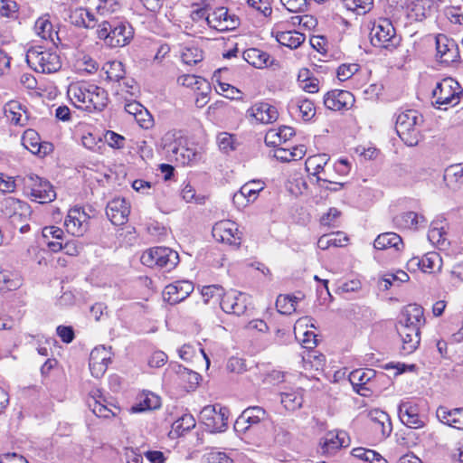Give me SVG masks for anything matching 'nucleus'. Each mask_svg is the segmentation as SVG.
<instances>
[{
    "mask_svg": "<svg viewBox=\"0 0 463 463\" xmlns=\"http://www.w3.org/2000/svg\"><path fill=\"white\" fill-rule=\"evenodd\" d=\"M97 34L106 46L118 48L126 46L131 42L134 31L127 22L103 21L99 24Z\"/></svg>",
    "mask_w": 463,
    "mask_h": 463,
    "instance_id": "f257e3e1",
    "label": "nucleus"
},
{
    "mask_svg": "<svg viewBox=\"0 0 463 463\" xmlns=\"http://www.w3.org/2000/svg\"><path fill=\"white\" fill-rule=\"evenodd\" d=\"M422 124V115L417 110L408 109L398 115L395 128L404 144L409 146H415L419 144L421 137L420 127Z\"/></svg>",
    "mask_w": 463,
    "mask_h": 463,
    "instance_id": "f03ea898",
    "label": "nucleus"
},
{
    "mask_svg": "<svg viewBox=\"0 0 463 463\" xmlns=\"http://www.w3.org/2000/svg\"><path fill=\"white\" fill-rule=\"evenodd\" d=\"M26 61L33 70L42 73L55 72L61 66L59 55L42 46L31 47L26 52Z\"/></svg>",
    "mask_w": 463,
    "mask_h": 463,
    "instance_id": "7ed1b4c3",
    "label": "nucleus"
},
{
    "mask_svg": "<svg viewBox=\"0 0 463 463\" xmlns=\"http://www.w3.org/2000/svg\"><path fill=\"white\" fill-rule=\"evenodd\" d=\"M370 39L374 47L387 50L395 49L401 41L392 22L387 18H380L373 24Z\"/></svg>",
    "mask_w": 463,
    "mask_h": 463,
    "instance_id": "20e7f679",
    "label": "nucleus"
},
{
    "mask_svg": "<svg viewBox=\"0 0 463 463\" xmlns=\"http://www.w3.org/2000/svg\"><path fill=\"white\" fill-rule=\"evenodd\" d=\"M140 260L147 267H157L165 271L174 269L180 260L178 253L167 247L151 248L142 254Z\"/></svg>",
    "mask_w": 463,
    "mask_h": 463,
    "instance_id": "39448f33",
    "label": "nucleus"
},
{
    "mask_svg": "<svg viewBox=\"0 0 463 463\" xmlns=\"http://www.w3.org/2000/svg\"><path fill=\"white\" fill-rule=\"evenodd\" d=\"M163 147L168 156L183 165H194L201 159V154L194 148L181 145L174 138V135L167 133L163 138Z\"/></svg>",
    "mask_w": 463,
    "mask_h": 463,
    "instance_id": "423d86ee",
    "label": "nucleus"
},
{
    "mask_svg": "<svg viewBox=\"0 0 463 463\" xmlns=\"http://www.w3.org/2000/svg\"><path fill=\"white\" fill-rule=\"evenodd\" d=\"M229 410L219 404L207 405L200 412V420L212 433L222 432L228 426Z\"/></svg>",
    "mask_w": 463,
    "mask_h": 463,
    "instance_id": "0eeeda50",
    "label": "nucleus"
},
{
    "mask_svg": "<svg viewBox=\"0 0 463 463\" xmlns=\"http://www.w3.org/2000/svg\"><path fill=\"white\" fill-rule=\"evenodd\" d=\"M24 185L30 190V194L35 202L47 203L56 198V193L51 183L36 175L30 174L24 179Z\"/></svg>",
    "mask_w": 463,
    "mask_h": 463,
    "instance_id": "6e6552de",
    "label": "nucleus"
},
{
    "mask_svg": "<svg viewBox=\"0 0 463 463\" xmlns=\"http://www.w3.org/2000/svg\"><path fill=\"white\" fill-rule=\"evenodd\" d=\"M212 233L217 241L236 248L240 247L242 241L238 224L231 220H222L216 222L213 227Z\"/></svg>",
    "mask_w": 463,
    "mask_h": 463,
    "instance_id": "1a4fd4ad",
    "label": "nucleus"
},
{
    "mask_svg": "<svg viewBox=\"0 0 463 463\" xmlns=\"http://www.w3.org/2000/svg\"><path fill=\"white\" fill-rule=\"evenodd\" d=\"M269 420V413L260 406L246 408L234 422V430L239 433H245L250 427L265 422Z\"/></svg>",
    "mask_w": 463,
    "mask_h": 463,
    "instance_id": "9d476101",
    "label": "nucleus"
},
{
    "mask_svg": "<svg viewBox=\"0 0 463 463\" xmlns=\"http://www.w3.org/2000/svg\"><path fill=\"white\" fill-rule=\"evenodd\" d=\"M202 43L201 40L195 39L177 43L179 57L184 64L194 66L203 61L204 52Z\"/></svg>",
    "mask_w": 463,
    "mask_h": 463,
    "instance_id": "9b49d317",
    "label": "nucleus"
},
{
    "mask_svg": "<svg viewBox=\"0 0 463 463\" xmlns=\"http://www.w3.org/2000/svg\"><path fill=\"white\" fill-rule=\"evenodd\" d=\"M401 421L411 429H420L425 426L424 417L420 414V408L412 401H403L398 406Z\"/></svg>",
    "mask_w": 463,
    "mask_h": 463,
    "instance_id": "f8f14e48",
    "label": "nucleus"
},
{
    "mask_svg": "<svg viewBox=\"0 0 463 463\" xmlns=\"http://www.w3.org/2000/svg\"><path fill=\"white\" fill-rule=\"evenodd\" d=\"M437 57L441 63L451 64L459 59V50L453 39L444 34L436 37Z\"/></svg>",
    "mask_w": 463,
    "mask_h": 463,
    "instance_id": "ddd939ff",
    "label": "nucleus"
},
{
    "mask_svg": "<svg viewBox=\"0 0 463 463\" xmlns=\"http://www.w3.org/2000/svg\"><path fill=\"white\" fill-rule=\"evenodd\" d=\"M354 103L353 93L343 89H332L324 97L325 106L331 110L348 109Z\"/></svg>",
    "mask_w": 463,
    "mask_h": 463,
    "instance_id": "4468645a",
    "label": "nucleus"
},
{
    "mask_svg": "<svg viewBox=\"0 0 463 463\" xmlns=\"http://www.w3.org/2000/svg\"><path fill=\"white\" fill-rule=\"evenodd\" d=\"M220 306L225 313L241 316L247 309V297L241 292L230 290L222 295Z\"/></svg>",
    "mask_w": 463,
    "mask_h": 463,
    "instance_id": "2eb2a0df",
    "label": "nucleus"
},
{
    "mask_svg": "<svg viewBox=\"0 0 463 463\" xmlns=\"http://www.w3.org/2000/svg\"><path fill=\"white\" fill-rule=\"evenodd\" d=\"M193 291L192 282L180 280L167 285L163 291V297L170 305H175L184 300Z\"/></svg>",
    "mask_w": 463,
    "mask_h": 463,
    "instance_id": "dca6fc26",
    "label": "nucleus"
},
{
    "mask_svg": "<svg viewBox=\"0 0 463 463\" xmlns=\"http://www.w3.org/2000/svg\"><path fill=\"white\" fill-rule=\"evenodd\" d=\"M397 332L402 342V351L405 354L413 353L420 342V327L397 324Z\"/></svg>",
    "mask_w": 463,
    "mask_h": 463,
    "instance_id": "f3484780",
    "label": "nucleus"
},
{
    "mask_svg": "<svg viewBox=\"0 0 463 463\" xmlns=\"http://www.w3.org/2000/svg\"><path fill=\"white\" fill-rule=\"evenodd\" d=\"M130 213V204L124 198H114L109 202L106 214L115 225L124 224Z\"/></svg>",
    "mask_w": 463,
    "mask_h": 463,
    "instance_id": "a211bd4d",
    "label": "nucleus"
},
{
    "mask_svg": "<svg viewBox=\"0 0 463 463\" xmlns=\"http://www.w3.org/2000/svg\"><path fill=\"white\" fill-rule=\"evenodd\" d=\"M436 417L440 423L463 430V407L449 408L439 405L436 410Z\"/></svg>",
    "mask_w": 463,
    "mask_h": 463,
    "instance_id": "6ab92c4d",
    "label": "nucleus"
},
{
    "mask_svg": "<svg viewBox=\"0 0 463 463\" xmlns=\"http://www.w3.org/2000/svg\"><path fill=\"white\" fill-rule=\"evenodd\" d=\"M88 215L79 208L71 209L65 219L64 225L73 236H82L88 230Z\"/></svg>",
    "mask_w": 463,
    "mask_h": 463,
    "instance_id": "aec40b11",
    "label": "nucleus"
},
{
    "mask_svg": "<svg viewBox=\"0 0 463 463\" xmlns=\"http://www.w3.org/2000/svg\"><path fill=\"white\" fill-rule=\"evenodd\" d=\"M367 417L371 422V428L382 438L390 436L392 430L390 416L383 411L373 409L368 411Z\"/></svg>",
    "mask_w": 463,
    "mask_h": 463,
    "instance_id": "412c9836",
    "label": "nucleus"
},
{
    "mask_svg": "<svg viewBox=\"0 0 463 463\" xmlns=\"http://www.w3.org/2000/svg\"><path fill=\"white\" fill-rule=\"evenodd\" d=\"M347 434L345 431H329L327 432L320 441L322 453L332 455L338 449L348 446L345 442Z\"/></svg>",
    "mask_w": 463,
    "mask_h": 463,
    "instance_id": "4be33fe9",
    "label": "nucleus"
},
{
    "mask_svg": "<svg viewBox=\"0 0 463 463\" xmlns=\"http://www.w3.org/2000/svg\"><path fill=\"white\" fill-rule=\"evenodd\" d=\"M425 322L422 307L417 304H410L402 310L398 324L421 327L425 325Z\"/></svg>",
    "mask_w": 463,
    "mask_h": 463,
    "instance_id": "5701e85b",
    "label": "nucleus"
},
{
    "mask_svg": "<svg viewBox=\"0 0 463 463\" xmlns=\"http://www.w3.org/2000/svg\"><path fill=\"white\" fill-rule=\"evenodd\" d=\"M206 21L209 25L213 24L215 28L221 26V30L235 28L238 24V18L234 14H230L225 7L216 9L212 17H206Z\"/></svg>",
    "mask_w": 463,
    "mask_h": 463,
    "instance_id": "b1692460",
    "label": "nucleus"
},
{
    "mask_svg": "<svg viewBox=\"0 0 463 463\" xmlns=\"http://www.w3.org/2000/svg\"><path fill=\"white\" fill-rule=\"evenodd\" d=\"M459 90L460 91L457 92L456 89H433V102L439 105V109H441V106H455L459 102L460 96H463V89ZM443 109H447V107Z\"/></svg>",
    "mask_w": 463,
    "mask_h": 463,
    "instance_id": "393cba45",
    "label": "nucleus"
},
{
    "mask_svg": "<svg viewBox=\"0 0 463 463\" xmlns=\"http://www.w3.org/2000/svg\"><path fill=\"white\" fill-rule=\"evenodd\" d=\"M105 402L106 400L101 395L98 397L90 395L87 400L89 408L97 417L104 419L115 417L119 411V408L117 406H113V409L109 408Z\"/></svg>",
    "mask_w": 463,
    "mask_h": 463,
    "instance_id": "a878e982",
    "label": "nucleus"
},
{
    "mask_svg": "<svg viewBox=\"0 0 463 463\" xmlns=\"http://www.w3.org/2000/svg\"><path fill=\"white\" fill-rule=\"evenodd\" d=\"M264 188V184L260 180H251L246 184H244L240 191L236 193L233 196V202L235 203H242V200L245 199L246 203L254 202L258 194Z\"/></svg>",
    "mask_w": 463,
    "mask_h": 463,
    "instance_id": "bb28decb",
    "label": "nucleus"
},
{
    "mask_svg": "<svg viewBox=\"0 0 463 463\" xmlns=\"http://www.w3.org/2000/svg\"><path fill=\"white\" fill-rule=\"evenodd\" d=\"M178 383L186 391L194 390L201 380V375L181 364L174 366Z\"/></svg>",
    "mask_w": 463,
    "mask_h": 463,
    "instance_id": "cd10ccee",
    "label": "nucleus"
},
{
    "mask_svg": "<svg viewBox=\"0 0 463 463\" xmlns=\"http://www.w3.org/2000/svg\"><path fill=\"white\" fill-rule=\"evenodd\" d=\"M272 35L276 38L277 42L290 49H297L306 40V35L298 31H273Z\"/></svg>",
    "mask_w": 463,
    "mask_h": 463,
    "instance_id": "c85d7f7f",
    "label": "nucleus"
},
{
    "mask_svg": "<svg viewBox=\"0 0 463 463\" xmlns=\"http://www.w3.org/2000/svg\"><path fill=\"white\" fill-rule=\"evenodd\" d=\"M373 246L376 250L394 249L399 251L403 248L401 236L395 232H383L374 240Z\"/></svg>",
    "mask_w": 463,
    "mask_h": 463,
    "instance_id": "c756f323",
    "label": "nucleus"
},
{
    "mask_svg": "<svg viewBox=\"0 0 463 463\" xmlns=\"http://www.w3.org/2000/svg\"><path fill=\"white\" fill-rule=\"evenodd\" d=\"M243 59L255 68H264L272 64L269 54L257 48H250L243 52Z\"/></svg>",
    "mask_w": 463,
    "mask_h": 463,
    "instance_id": "7c9ffc66",
    "label": "nucleus"
},
{
    "mask_svg": "<svg viewBox=\"0 0 463 463\" xmlns=\"http://www.w3.org/2000/svg\"><path fill=\"white\" fill-rule=\"evenodd\" d=\"M252 116L262 124H269L277 120L279 113L274 106L260 103L252 108Z\"/></svg>",
    "mask_w": 463,
    "mask_h": 463,
    "instance_id": "2f4dec72",
    "label": "nucleus"
},
{
    "mask_svg": "<svg viewBox=\"0 0 463 463\" xmlns=\"http://www.w3.org/2000/svg\"><path fill=\"white\" fill-rule=\"evenodd\" d=\"M22 279L15 271L0 268V292H8L19 288Z\"/></svg>",
    "mask_w": 463,
    "mask_h": 463,
    "instance_id": "473e14b6",
    "label": "nucleus"
},
{
    "mask_svg": "<svg viewBox=\"0 0 463 463\" xmlns=\"http://www.w3.org/2000/svg\"><path fill=\"white\" fill-rule=\"evenodd\" d=\"M393 222L400 228L417 229L419 226H421L426 222V219L423 216H419L414 212H407L396 215L393 218Z\"/></svg>",
    "mask_w": 463,
    "mask_h": 463,
    "instance_id": "72a5a7b5",
    "label": "nucleus"
},
{
    "mask_svg": "<svg viewBox=\"0 0 463 463\" xmlns=\"http://www.w3.org/2000/svg\"><path fill=\"white\" fill-rule=\"evenodd\" d=\"M67 95L74 106L90 110L92 89H66Z\"/></svg>",
    "mask_w": 463,
    "mask_h": 463,
    "instance_id": "f704fd0d",
    "label": "nucleus"
},
{
    "mask_svg": "<svg viewBox=\"0 0 463 463\" xmlns=\"http://www.w3.org/2000/svg\"><path fill=\"white\" fill-rule=\"evenodd\" d=\"M377 377V373L373 369H356L350 373L349 381L353 386H362L371 384Z\"/></svg>",
    "mask_w": 463,
    "mask_h": 463,
    "instance_id": "c9c22d12",
    "label": "nucleus"
},
{
    "mask_svg": "<svg viewBox=\"0 0 463 463\" xmlns=\"http://www.w3.org/2000/svg\"><path fill=\"white\" fill-rule=\"evenodd\" d=\"M329 157L326 154H320L309 156L306 160V169L307 172H311V174L317 178L319 176V174H326L325 166L326 165Z\"/></svg>",
    "mask_w": 463,
    "mask_h": 463,
    "instance_id": "e433bc0d",
    "label": "nucleus"
},
{
    "mask_svg": "<svg viewBox=\"0 0 463 463\" xmlns=\"http://www.w3.org/2000/svg\"><path fill=\"white\" fill-rule=\"evenodd\" d=\"M35 33L44 40H50L55 44L54 35L57 36V33L53 31L52 24L45 16L40 17L34 24Z\"/></svg>",
    "mask_w": 463,
    "mask_h": 463,
    "instance_id": "4c0bfd02",
    "label": "nucleus"
},
{
    "mask_svg": "<svg viewBox=\"0 0 463 463\" xmlns=\"http://www.w3.org/2000/svg\"><path fill=\"white\" fill-rule=\"evenodd\" d=\"M22 143L33 154H41V137L35 130L31 128L25 130L22 137Z\"/></svg>",
    "mask_w": 463,
    "mask_h": 463,
    "instance_id": "58836bf2",
    "label": "nucleus"
},
{
    "mask_svg": "<svg viewBox=\"0 0 463 463\" xmlns=\"http://www.w3.org/2000/svg\"><path fill=\"white\" fill-rule=\"evenodd\" d=\"M290 106L300 113L305 121L310 120L316 114L314 103L307 99L292 100Z\"/></svg>",
    "mask_w": 463,
    "mask_h": 463,
    "instance_id": "ea45409f",
    "label": "nucleus"
},
{
    "mask_svg": "<svg viewBox=\"0 0 463 463\" xmlns=\"http://www.w3.org/2000/svg\"><path fill=\"white\" fill-rule=\"evenodd\" d=\"M421 271L425 273H433L441 267L442 260L440 256L434 251L428 252L420 258Z\"/></svg>",
    "mask_w": 463,
    "mask_h": 463,
    "instance_id": "a19ab883",
    "label": "nucleus"
},
{
    "mask_svg": "<svg viewBox=\"0 0 463 463\" xmlns=\"http://www.w3.org/2000/svg\"><path fill=\"white\" fill-rule=\"evenodd\" d=\"M298 298L290 295H279L276 300V307L279 313L290 315L296 311Z\"/></svg>",
    "mask_w": 463,
    "mask_h": 463,
    "instance_id": "79ce46f5",
    "label": "nucleus"
},
{
    "mask_svg": "<svg viewBox=\"0 0 463 463\" xmlns=\"http://www.w3.org/2000/svg\"><path fill=\"white\" fill-rule=\"evenodd\" d=\"M6 203L14 209V213L10 214L13 223L21 221L23 217H25L30 213V206L24 202L9 198Z\"/></svg>",
    "mask_w": 463,
    "mask_h": 463,
    "instance_id": "37998d69",
    "label": "nucleus"
},
{
    "mask_svg": "<svg viewBox=\"0 0 463 463\" xmlns=\"http://www.w3.org/2000/svg\"><path fill=\"white\" fill-rule=\"evenodd\" d=\"M280 396L281 403L288 411H295L302 405L303 398L298 392H282Z\"/></svg>",
    "mask_w": 463,
    "mask_h": 463,
    "instance_id": "c03bdc74",
    "label": "nucleus"
},
{
    "mask_svg": "<svg viewBox=\"0 0 463 463\" xmlns=\"http://www.w3.org/2000/svg\"><path fill=\"white\" fill-rule=\"evenodd\" d=\"M195 424L196 422L194 416L190 413H185L173 423L172 428L173 430L180 436L194 429Z\"/></svg>",
    "mask_w": 463,
    "mask_h": 463,
    "instance_id": "a18cd8bd",
    "label": "nucleus"
},
{
    "mask_svg": "<svg viewBox=\"0 0 463 463\" xmlns=\"http://www.w3.org/2000/svg\"><path fill=\"white\" fill-rule=\"evenodd\" d=\"M90 110H102L108 104V93L105 89H92Z\"/></svg>",
    "mask_w": 463,
    "mask_h": 463,
    "instance_id": "49530a36",
    "label": "nucleus"
},
{
    "mask_svg": "<svg viewBox=\"0 0 463 463\" xmlns=\"http://www.w3.org/2000/svg\"><path fill=\"white\" fill-rule=\"evenodd\" d=\"M444 180L448 185L463 184V167L458 165H450L445 170Z\"/></svg>",
    "mask_w": 463,
    "mask_h": 463,
    "instance_id": "de8ad7c7",
    "label": "nucleus"
},
{
    "mask_svg": "<svg viewBox=\"0 0 463 463\" xmlns=\"http://www.w3.org/2000/svg\"><path fill=\"white\" fill-rule=\"evenodd\" d=\"M106 74L109 82H118L121 84L120 80H125V71L122 62L117 61L110 62Z\"/></svg>",
    "mask_w": 463,
    "mask_h": 463,
    "instance_id": "09e8293b",
    "label": "nucleus"
},
{
    "mask_svg": "<svg viewBox=\"0 0 463 463\" xmlns=\"http://www.w3.org/2000/svg\"><path fill=\"white\" fill-rule=\"evenodd\" d=\"M342 2L346 9L356 12L358 14L367 13L373 5V0H342Z\"/></svg>",
    "mask_w": 463,
    "mask_h": 463,
    "instance_id": "8fccbe9b",
    "label": "nucleus"
},
{
    "mask_svg": "<svg viewBox=\"0 0 463 463\" xmlns=\"http://www.w3.org/2000/svg\"><path fill=\"white\" fill-rule=\"evenodd\" d=\"M217 144L219 149L225 154H229L236 149L234 136L227 132L220 133L217 136Z\"/></svg>",
    "mask_w": 463,
    "mask_h": 463,
    "instance_id": "3c124183",
    "label": "nucleus"
},
{
    "mask_svg": "<svg viewBox=\"0 0 463 463\" xmlns=\"http://www.w3.org/2000/svg\"><path fill=\"white\" fill-rule=\"evenodd\" d=\"M428 238L433 243H443L446 241V232L442 222H433L431 223Z\"/></svg>",
    "mask_w": 463,
    "mask_h": 463,
    "instance_id": "603ef678",
    "label": "nucleus"
},
{
    "mask_svg": "<svg viewBox=\"0 0 463 463\" xmlns=\"http://www.w3.org/2000/svg\"><path fill=\"white\" fill-rule=\"evenodd\" d=\"M298 81L303 84L301 87H318L321 82L319 79L314 76V73L307 68L299 70L298 74Z\"/></svg>",
    "mask_w": 463,
    "mask_h": 463,
    "instance_id": "864d4df0",
    "label": "nucleus"
},
{
    "mask_svg": "<svg viewBox=\"0 0 463 463\" xmlns=\"http://www.w3.org/2000/svg\"><path fill=\"white\" fill-rule=\"evenodd\" d=\"M97 11L102 15L117 13L121 9L120 0H99Z\"/></svg>",
    "mask_w": 463,
    "mask_h": 463,
    "instance_id": "5fc2aeb1",
    "label": "nucleus"
},
{
    "mask_svg": "<svg viewBox=\"0 0 463 463\" xmlns=\"http://www.w3.org/2000/svg\"><path fill=\"white\" fill-rule=\"evenodd\" d=\"M18 5L14 0H0V15L8 18L17 17Z\"/></svg>",
    "mask_w": 463,
    "mask_h": 463,
    "instance_id": "6e6d98bb",
    "label": "nucleus"
},
{
    "mask_svg": "<svg viewBox=\"0 0 463 463\" xmlns=\"http://www.w3.org/2000/svg\"><path fill=\"white\" fill-rule=\"evenodd\" d=\"M359 69L357 63L342 64L337 68L336 76L340 81H345L354 76Z\"/></svg>",
    "mask_w": 463,
    "mask_h": 463,
    "instance_id": "4d7b16f0",
    "label": "nucleus"
},
{
    "mask_svg": "<svg viewBox=\"0 0 463 463\" xmlns=\"http://www.w3.org/2000/svg\"><path fill=\"white\" fill-rule=\"evenodd\" d=\"M90 361L109 364L110 352L105 346H97L90 352Z\"/></svg>",
    "mask_w": 463,
    "mask_h": 463,
    "instance_id": "13d9d810",
    "label": "nucleus"
},
{
    "mask_svg": "<svg viewBox=\"0 0 463 463\" xmlns=\"http://www.w3.org/2000/svg\"><path fill=\"white\" fill-rule=\"evenodd\" d=\"M231 71L228 68H221L214 71L213 75V82L217 83L220 87H234L229 82Z\"/></svg>",
    "mask_w": 463,
    "mask_h": 463,
    "instance_id": "bf43d9fd",
    "label": "nucleus"
},
{
    "mask_svg": "<svg viewBox=\"0 0 463 463\" xmlns=\"http://www.w3.org/2000/svg\"><path fill=\"white\" fill-rule=\"evenodd\" d=\"M317 184L321 189L329 192H338L344 188L345 183L337 182L333 179L322 178L321 176L317 177Z\"/></svg>",
    "mask_w": 463,
    "mask_h": 463,
    "instance_id": "052dcab7",
    "label": "nucleus"
},
{
    "mask_svg": "<svg viewBox=\"0 0 463 463\" xmlns=\"http://www.w3.org/2000/svg\"><path fill=\"white\" fill-rule=\"evenodd\" d=\"M105 141L113 148H123L125 145V137L114 131L108 130L105 134Z\"/></svg>",
    "mask_w": 463,
    "mask_h": 463,
    "instance_id": "680f3d73",
    "label": "nucleus"
},
{
    "mask_svg": "<svg viewBox=\"0 0 463 463\" xmlns=\"http://www.w3.org/2000/svg\"><path fill=\"white\" fill-rule=\"evenodd\" d=\"M341 212L332 207L320 218V223L323 226L335 227L336 220L340 217Z\"/></svg>",
    "mask_w": 463,
    "mask_h": 463,
    "instance_id": "e2e57ef3",
    "label": "nucleus"
},
{
    "mask_svg": "<svg viewBox=\"0 0 463 463\" xmlns=\"http://www.w3.org/2000/svg\"><path fill=\"white\" fill-rule=\"evenodd\" d=\"M85 17H87L86 8H76L70 14L71 23L79 27L86 28Z\"/></svg>",
    "mask_w": 463,
    "mask_h": 463,
    "instance_id": "0e129e2a",
    "label": "nucleus"
},
{
    "mask_svg": "<svg viewBox=\"0 0 463 463\" xmlns=\"http://www.w3.org/2000/svg\"><path fill=\"white\" fill-rule=\"evenodd\" d=\"M223 292V288L219 285H209L204 286L202 288V295L204 298V301L208 302L210 298L213 297H217L222 298Z\"/></svg>",
    "mask_w": 463,
    "mask_h": 463,
    "instance_id": "69168bd1",
    "label": "nucleus"
},
{
    "mask_svg": "<svg viewBox=\"0 0 463 463\" xmlns=\"http://www.w3.org/2000/svg\"><path fill=\"white\" fill-rule=\"evenodd\" d=\"M248 5L260 11L264 16H269L272 13L270 2L269 0H247Z\"/></svg>",
    "mask_w": 463,
    "mask_h": 463,
    "instance_id": "338daca9",
    "label": "nucleus"
},
{
    "mask_svg": "<svg viewBox=\"0 0 463 463\" xmlns=\"http://www.w3.org/2000/svg\"><path fill=\"white\" fill-rule=\"evenodd\" d=\"M206 80L195 75L186 74L178 78V84L182 87H194V85H202Z\"/></svg>",
    "mask_w": 463,
    "mask_h": 463,
    "instance_id": "774afa93",
    "label": "nucleus"
}]
</instances>
